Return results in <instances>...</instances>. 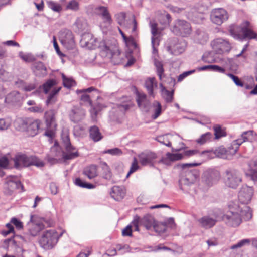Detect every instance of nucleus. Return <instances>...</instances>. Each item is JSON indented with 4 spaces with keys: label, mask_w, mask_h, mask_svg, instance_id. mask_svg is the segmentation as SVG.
I'll return each mask as SVG.
<instances>
[{
    "label": "nucleus",
    "mask_w": 257,
    "mask_h": 257,
    "mask_svg": "<svg viewBox=\"0 0 257 257\" xmlns=\"http://www.w3.org/2000/svg\"><path fill=\"white\" fill-rule=\"evenodd\" d=\"M228 207L229 211L223 217V219L228 226L237 227L241 223L242 218L245 220H248L243 215L238 202H231Z\"/></svg>",
    "instance_id": "nucleus-1"
},
{
    "label": "nucleus",
    "mask_w": 257,
    "mask_h": 257,
    "mask_svg": "<svg viewBox=\"0 0 257 257\" xmlns=\"http://www.w3.org/2000/svg\"><path fill=\"white\" fill-rule=\"evenodd\" d=\"M253 194V189L246 185H243L238 193V200L240 202L239 205L243 215L246 219H250L252 217V213L250 208L246 205L250 202Z\"/></svg>",
    "instance_id": "nucleus-2"
},
{
    "label": "nucleus",
    "mask_w": 257,
    "mask_h": 257,
    "mask_svg": "<svg viewBox=\"0 0 257 257\" xmlns=\"http://www.w3.org/2000/svg\"><path fill=\"white\" fill-rule=\"evenodd\" d=\"M13 160L14 167L17 169H21L32 165L37 167H42L45 165V163L37 157L27 156L22 153L16 154Z\"/></svg>",
    "instance_id": "nucleus-3"
},
{
    "label": "nucleus",
    "mask_w": 257,
    "mask_h": 257,
    "mask_svg": "<svg viewBox=\"0 0 257 257\" xmlns=\"http://www.w3.org/2000/svg\"><path fill=\"white\" fill-rule=\"evenodd\" d=\"M40 121L31 118H18L16 124L20 131L26 132L28 135L34 136L38 134Z\"/></svg>",
    "instance_id": "nucleus-4"
},
{
    "label": "nucleus",
    "mask_w": 257,
    "mask_h": 257,
    "mask_svg": "<svg viewBox=\"0 0 257 257\" xmlns=\"http://www.w3.org/2000/svg\"><path fill=\"white\" fill-rule=\"evenodd\" d=\"M249 23L245 22L246 25L243 27H239L236 25H232L229 27V32L230 34L235 39L242 40L245 38L250 39L256 38L257 34L252 30L248 28Z\"/></svg>",
    "instance_id": "nucleus-5"
},
{
    "label": "nucleus",
    "mask_w": 257,
    "mask_h": 257,
    "mask_svg": "<svg viewBox=\"0 0 257 257\" xmlns=\"http://www.w3.org/2000/svg\"><path fill=\"white\" fill-rule=\"evenodd\" d=\"M62 235V233L59 235L54 229L47 230L44 232L39 240L40 245L44 249H51L56 245Z\"/></svg>",
    "instance_id": "nucleus-6"
},
{
    "label": "nucleus",
    "mask_w": 257,
    "mask_h": 257,
    "mask_svg": "<svg viewBox=\"0 0 257 257\" xmlns=\"http://www.w3.org/2000/svg\"><path fill=\"white\" fill-rule=\"evenodd\" d=\"M223 179L226 186L236 189L242 182V175L238 170L229 168L223 173Z\"/></svg>",
    "instance_id": "nucleus-7"
},
{
    "label": "nucleus",
    "mask_w": 257,
    "mask_h": 257,
    "mask_svg": "<svg viewBox=\"0 0 257 257\" xmlns=\"http://www.w3.org/2000/svg\"><path fill=\"white\" fill-rule=\"evenodd\" d=\"M257 142V134L253 131H248L242 133L241 137L233 141L228 151L230 153L234 154L238 151L239 146L244 142Z\"/></svg>",
    "instance_id": "nucleus-8"
},
{
    "label": "nucleus",
    "mask_w": 257,
    "mask_h": 257,
    "mask_svg": "<svg viewBox=\"0 0 257 257\" xmlns=\"http://www.w3.org/2000/svg\"><path fill=\"white\" fill-rule=\"evenodd\" d=\"M171 31L176 35L186 37L191 34L192 29L189 22L184 20L178 19L174 22Z\"/></svg>",
    "instance_id": "nucleus-9"
},
{
    "label": "nucleus",
    "mask_w": 257,
    "mask_h": 257,
    "mask_svg": "<svg viewBox=\"0 0 257 257\" xmlns=\"http://www.w3.org/2000/svg\"><path fill=\"white\" fill-rule=\"evenodd\" d=\"M211 45L213 50L219 54L228 53L232 48L229 41L223 38H217L212 41Z\"/></svg>",
    "instance_id": "nucleus-10"
},
{
    "label": "nucleus",
    "mask_w": 257,
    "mask_h": 257,
    "mask_svg": "<svg viewBox=\"0 0 257 257\" xmlns=\"http://www.w3.org/2000/svg\"><path fill=\"white\" fill-rule=\"evenodd\" d=\"M44 117L47 126L45 135L50 138H52L54 136L57 126L54 111L50 110L46 111L45 113Z\"/></svg>",
    "instance_id": "nucleus-11"
},
{
    "label": "nucleus",
    "mask_w": 257,
    "mask_h": 257,
    "mask_svg": "<svg viewBox=\"0 0 257 257\" xmlns=\"http://www.w3.org/2000/svg\"><path fill=\"white\" fill-rule=\"evenodd\" d=\"M62 141L64 144L66 152H63V158L64 160L73 159L79 156L77 151L73 152L76 149L72 146L69 136L67 134H63L62 136Z\"/></svg>",
    "instance_id": "nucleus-12"
},
{
    "label": "nucleus",
    "mask_w": 257,
    "mask_h": 257,
    "mask_svg": "<svg viewBox=\"0 0 257 257\" xmlns=\"http://www.w3.org/2000/svg\"><path fill=\"white\" fill-rule=\"evenodd\" d=\"M157 24L155 21L151 20L150 22L149 26L151 29V32L152 34L151 37V44L153 49V54L154 55V57L158 53L157 47L159 45V37L160 36V31L159 30Z\"/></svg>",
    "instance_id": "nucleus-13"
},
{
    "label": "nucleus",
    "mask_w": 257,
    "mask_h": 257,
    "mask_svg": "<svg viewBox=\"0 0 257 257\" xmlns=\"http://www.w3.org/2000/svg\"><path fill=\"white\" fill-rule=\"evenodd\" d=\"M228 18L227 11L223 8L214 9L210 14L211 22L217 25H221Z\"/></svg>",
    "instance_id": "nucleus-14"
},
{
    "label": "nucleus",
    "mask_w": 257,
    "mask_h": 257,
    "mask_svg": "<svg viewBox=\"0 0 257 257\" xmlns=\"http://www.w3.org/2000/svg\"><path fill=\"white\" fill-rule=\"evenodd\" d=\"M199 165V164L197 163H185L181 164L180 166L184 170L182 175L190 179L191 182H195L199 176V171L195 169L187 170H186V169L187 168H190L194 166H198Z\"/></svg>",
    "instance_id": "nucleus-15"
},
{
    "label": "nucleus",
    "mask_w": 257,
    "mask_h": 257,
    "mask_svg": "<svg viewBox=\"0 0 257 257\" xmlns=\"http://www.w3.org/2000/svg\"><path fill=\"white\" fill-rule=\"evenodd\" d=\"M173 43L167 47V50L169 52L175 55H179L183 53L187 47V42L181 39L177 41V39L173 40Z\"/></svg>",
    "instance_id": "nucleus-16"
},
{
    "label": "nucleus",
    "mask_w": 257,
    "mask_h": 257,
    "mask_svg": "<svg viewBox=\"0 0 257 257\" xmlns=\"http://www.w3.org/2000/svg\"><path fill=\"white\" fill-rule=\"evenodd\" d=\"M80 43L82 47L89 49H95L99 46L97 39L91 33L83 34Z\"/></svg>",
    "instance_id": "nucleus-17"
},
{
    "label": "nucleus",
    "mask_w": 257,
    "mask_h": 257,
    "mask_svg": "<svg viewBox=\"0 0 257 257\" xmlns=\"http://www.w3.org/2000/svg\"><path fill=\"white\" fill-rule=\"evenodd\" d=\"M86 111L81 106H74L70 111L69 117L71 121L78 123L84 119Z\"/></svg>",
    "instance_id": "nucleus-18"
},
{
    "label": "nucleus",
    "mask_w": 257,
    "mask_h": 257,
    "mask_svg": "<svg viewBox=\"0 0 257 257\" xmlns=\"http://www.w3.org/2000/svg\"><path fill=\"white\" fill-rule=\"evenodd\" d=\"M134 35L132 34L124 40L127 47V50H126V57L131 56L132 54H138L139 52L138 45L133 37Z\"/></svg>",
    "instance_id": "nucleus-19"
},
{
    "label": "nucleus",
    "mask_w": 257,
    "mask_h": 257,
    "mask_svg": "<svg viewBox=\"0 0 257 257\" xmlns=\"http://www.w3.org/2000/svg\"><path fill=\"white\" fill-rule=\"evenodd\" d=\"M220 177L219 171L214 169H209L204 173V178L208 186H212L217 182Z\"/></svg>",
    "instance_id": "nucleus-20"
},
{
    "label": "nucleus",
    "mask_w": 257,
    "mask_h": 257,
    "mask_svg": "<svg viewBox=\"0 0 257 257\" xmlns=\"http://www.w3.org/2000/svg\"><path fill=\"white\" fill-rule=\"evenodd\" d=\"M134 105L132 102H127V103L117 105L115 108H114L110 112V117H114L113 120H117V118L124 114L125 112L128 110Z\"/></svg>",
    "instance_id": "nucleus-21"
},
{
    "label": "nucleus",
    "mask_w": 257,
    "mask_h": 257,
    "mask_svg": "<svg viewBox=\"0 0 257 257\" xmlns=\"http://www.w3.org/2000/svg\"><path fill=\"white\" fill-rule=\"evenodd\" d=\"M96 10L97 14L102 18L104 26L109 27L112 22V19L107 8L104 6H99L96 8Z\"/></svg>",
    "instance_id": "nucleus-22"
},
{
    "label": "nucleus",
    "mask_w": 257,
    "mask_h": 257,
    "mask_svg": "<svg viewBox=\"0 0 257 257\" xmlns=\"http://www.w3.org/2000/svg\"><path fill=\"white\" fill-rule=\"evenodd\" d=\"M142 225H144L142 219L139 216L136 215L131 224L128 225L122 230V234L123 236H131L132 235V226L135 227L136 231H139V227Z\"/></svg>",
    "instance_id": "nucleus-23"
},
{
    "label": "nucleus",
    "mask_w": 257,
    "mask_h": 257,
    "mask_svg": "<svg viewBox=\"0 0 257 257\" xmlns=\"http://www.w3.org/2000/svg\"><path fill=\"white\" fill-rule=\"evenodd\" d=\"M34 216L31 215L30 221L29 223V232L32 236H36L39 232L45 228V225L41 222L36 223L34 221L33 218Z\"/></svg>",
    "instance_id": "nucleus-24"
},
{
    "label": "nucleus",
    "mask_w": 257,
    "mask_h": 257,
    "mask_svg": "<svg viewBox=\"0 0 257 257\" xmlns=\"http://www.w3.org/2000/svg\"><path fill=\"white\" fill-rule=\"evenodd\" d=\"M117 50V46L116 44L104 43L101 46V55L103 57L109 59L112 57L113 54Z\"/></svg>",
    "instance_id": "nucleus-25"
},
{
    "label": "nucleus",
    "mask_w": 257,
    "mask_h": 257,
    "mask_svg": "<svg viewBox=\"0 0 257 257\" xmlns=\"http://www.w3.org/2000/svg\"><path fill=\"white\" fill-rule=\"evenodd\" d=\"M183 158V155L181 153L173 154L168 152L165 157H163L158 161V163H162L167 166H170L173 161L181 160Z\"/></svg>",
    "instance_id": "nucleus-26"
},
{
    "label": "nucleus",
    "mask_w": 257,
    "mask_h": 257,
    "mask_svg": "<svg viewBox=\"0 0 257 257\" xmlns=\"http://www.w3.org/2000/svg\"><path fill=\"white\" fill-rule=\"evenodd\" d=\"M123 27L131 35H135L137 29V22L134 15H132L128 19H126L124 21Z\"/></svg>",
    "instance_id": "nucleus-27"
},
{
    "label": "nucleus",
    "mask_w": 257,
    "mask_h": 257,
    "mask_svg": "<svg viewBox=\"0 0 257 257\" xmlns=\"http://www.w3.org/2000/svg\"><path fill=\"white\" fill-rule=\"evenodd\" d=\"M126 191L123 186H114L111 188L110 195L117 201L122 200L125 196Z\"/></svg>",
    "instance_id": "nucleus-28"
},
{
    "label": "nucleus",
    "mask_w": 257,
    "mask_h": 257,
    "mask_svg": "<svg viewBox=\"0 0 257 257\" xmlns=\"http://www.w3.org/2000/svg\"><path fill=\"white\" fill-rule=\"evenodd\" d=\"M33 70L35 75L38 77H44L47 74L46 67L41 61L35 62L33 64Z\"/></svg>",
    "instance_id": "nucleus-29"
},
{
    "label": "nucleus",
    "mask_w": 257,
    "mask_h": 257,
    "mask_svg": "<svg viewBox=\"0 0 257 257\" xmlns=\"http://www.w3.org/2000/svg\"><path fill=\"white\" fill-rule=\"evenodd\" d=\"M62 44L67 47H73L74 46V37L72 32L67 30L61 35Z\"/></svg>",
    "instance_id": "nucleus-30"
},
{
    "label": "nucleus",
    "mask_w": 257,
    "mask_h": 257,
    "mask_svg": "<svg viewBox=\"0 0 257 257\" xmlns=\"http://www.w3.org/2000/svg\"><path fill=\"white\" fill-rule=\"evenodd\" d=\"M198 221L200 226L205 229L212 228L215 225L217 222L215 218L211 217L209 216H204L199 219Z\"/></svg>",
    "instance_id": "nucleus-31"
},
{
    "label": "nucleus",
    "mask_w": 257,
    "mask_h": 257,
    "mask_svg": "<svg viewBox=\"0 0 257 257\" xmlns=\"http://www.w3.org/2000/svg\"><path fill=\"white\" fill-rule=\"evenodd\" d=\"M154 224L158 225L160 224V222H156L153 216L150 215H146V229H153L156 233L160 234L161 233H164L166 231H161L162 227H160L158 228V230L157 231L155 227L153 226Z\"/></svg>",
    "instance_id": "nucleus-32"
},
{
    "label": "nucleus",
    "mask_w": 257,
    "mask_h": 257,
    "mask_svg": "<svg viewBox=\"0 0 257 257\" xmlns=\"http://www.w3.org/2000/svg\"><path fill=\"white\" fill-rule=\"evenodd\" d=\"M175 226L176 224L174 221V219L173 217L167 218L164 221L160 222V224H154L153 225L157 231H159L158 228L160 227H162L161 231H166L167 227H170L171 229H174L175 227Z\"/></svg>",
    "instance_id": "nucleus-33"
},
{
    "label": "nucleus",
    "mask_w": 257,
    "mask_h": 257,
    "mask_svg": "<svg viewBox=\"0 0 257 257\" xmlns=\"http://www.w3.org/2000/svg\"><path fill=\"white\" fill-rule=\"evenodd\" d=\"M22 98L21 94L18 91H13L6 96L5 101L6 103L14 104L20 102Z\"/></svg>",
    "instance_id": "nucleus-34"
},
{
    "label": "nucleus",
    "mask_w": 257,
    "mask_h": 257,
    "mask_svg": "<svg viewBox=\"0 0 257 257\" xmlns=\"http://www.w3.org/2000/svg\"><path fill=\"white\" fill-rule=\"evenodd\" d=\"M157 88V82L154 77H149L146 80V88L150 96L154 97V90Z\"/></svg>",
    "instance_id": "nucleus-35"
},
{
    "label": "nucleus",
    "mask_w": 257,
    "mask_h": 257,
    "mask_svg": "<svg viewBox=\"0 0 257 257\" xmlns=\"http://www.w3.org/2000/svg\"><path fill=\"white\" fill-rule=\"evenodd\" d=\"M251 242H252V245L257 248V238H254L252 239H244L240 240L236 244L232 245L230 247L231 249H235L239 248H241L244 246L249 245Z\"/></svg>",
    "instance_id": "nucleus-36"
},
{
    "label": "nucleus",
    "mask_w": 257,
    "mask_h": 257,
    "mask_svg": "<svg viewBox=\"0 0 257 257\" xmlns=\"http://www.w3.org/2000/svg\"><path fill=\"white\" fill-rule=\"evenodd\" d=\"M93 91H97V90L93 87H90L87 89H84L78 90V93H83L81 96V100L84 102H87L89 105H92V100H91V95L86 94V93H90Z\"/></svg>",
    "instance_id": "nucleus-37"
},
{
    "label": "nucleus",
    "mask_w": 257,
    "mask_h": 257,
    "mask_svg": "<svg viewBox=\"0 0 257 257\" xmlns=\"http://www.w3.org/2000/svg\"><path fill=\"white\" fill-rule=\"evenodd\" d=\"M83 174L89 179H92L97 176V166L91 165L85 167L83 171Z\"/></svg>",
    "instance_id": "nucleus-38"
},
{
    "label": "nucleus",
    "mask_w": 257,
    "mask_h": 257,
    "mask_svg": "<svg viewBox=\"0 0 257 257\" xmlns=\"http://www.w3.org/2000/svg\"><path fill=\"white\" fill-rule=\"evenodd\" d=\"M89 131L90 138L94 142H98L102 139L103 136L97 126L95 125L92 126L90 127Z\"/></svg>",
    "instance_id": "nucleus-39"
},
{
    "label": "nucleus",
    "mask_w": 257,
    "mask_h": 257,
    "mask_svg": "<svg viewBox=\"0 0 257 257\" xmlns=\"http://www.w3.org/2000/svg\"><path fill=\"white\" fill-rule=\"evenodd\" d=\"M157 156L155 153L150 151L146 152V166H154L157 163Z\"/></svg>",
    "instance_id": "nucleus-40"
},
{
    "label": "nucleus",
    "mask_w": 257,
    "mask_h": 257,
    "mask_svg": "<svg viewBox=\"0 0 257 257\" xmlns=\"http://www.w3.org/2000/svg\"><path fill=\"white\" fill-rule=\"evenodd\" d=\"M195 39L199 43L202 44L206 43L208 40V34L203 30L198 29L196 31Z\"/></svg>",
    "instance_id": "nucleus-41"
},
{
    "label": "nucleus",
    "mask_w": 257,
    "mask_h": 257,
    "mask_svg": "<svg viewBox=\"0 0 257 257\" xmlns=\"http://www.w3.org/2000/svg\"><path fill=\"white\" fill-rule=\"evenodd\" d=\"M194 183L191 182L190 179L183 175H181L179 181L180 188L184 192H188L189 187Z\"/></svg>",
    "instance_id": "nucleus-42"
},
{
    "label": "nucleus",
    "mask_w": 257,
    "mask_h": 257,
    "mask_svg": "<svg viewBox=\"0 0 257 257\" xmlns=\"http://www.w3.org/2000/svg\"><path fill=\"white\" fill-rule=\"evenodd\" d=\"M75 26L78 32H82L88 30V25L87 21L83 18H78L75 23Z\"/></svg>",
    "instance_id": "nucleus-43"
},
{
    "label": "nucleus",
    "mask_w": 257,
    "mask_h": 257,
    "mask_svg": "<svg viewBox=\"0 0 257 257\" xmlns=\"http://www.w3.org/2000/svg\"><path fill=\"white\" fill-rule=\"evenodd\" d=\"M154 64L156 69L157 74L159 76L160 80H162V77L164 76V69L163 62L161 61L157 60L156 58H154Z\"/></svg>",
    "instance_id": "nucleus-44"
},
{
    "label": "nucleus",
    "mask_w": 257,
    "mask_h": 257,
    "mask_svg": "<svg viewBox=\"0 0 257 257\" xmlns=\"http://www.w3.org/2000/svg\"><path fill=\"white\" fill-rule=\"evenodd\" d=\"M100 165L102 170V174L103 178L107 180L110 179L111 178L112 174L109 166L104 162H101Z\"/></svg>",
    "instance_id": "nucleus-45"
},
{
    "label": "nucleus",
    "mask_w": 257,
    "mask_h": 257,
    "mask_svg": "<svg viewBox=\"0 0 257 257\" xmlns=\"http://www.w3.org/2000/svg\"><path fill=\"white\" fill-rule=\"evenodd\" d=\"M172 136L170 134H167L157 137L156 140L161 144L167 147H171V143L170 142V138Z\"/></svg>",
    "instance_id": "nucleus-46"
},
{
    "label": "nucleus",
    "mask_w": 257,
    "mask_h": 257,
    "mask_svg": "<svg viewBox=\"0 0 257 257\" xmlns=\"http://www.w3.org/2000/svg\"><path fill=\"white\" fill-rule=\"evenodd\" d=\"M214 131V135L215 139H218L221 137L226 136L225 129L223 128L220 125L216 124L213 127Z\"/></svg>",
    "instance_id": "nucleus-47"
},
{
    "label": "nucleus",
    "mask_w": 257,
    "mask_h": 257,
    "mask_svg": "<svg viewBox=\"0 0 257 257\" xmlns=\"http://www.w3.org/2000/svg\"><path fill=\"white\" fill-rule=\"evenodd\" d=\"M152 108L154 114L152 115V118L155 119L158 118L161 113L162 106L158 101H154L152 104Z\"/></svg>",
    "instance_id": "nucleus-48"
},
{
    "label": "nucleus",
    "mask_w": 257,
    "mask_h": 257,
    "mask_svg": "<svg viewBox=\"0 0 257 257\" xmlns=\"http://www.w3.org/2000/svg\"><path fill=\"white\" fill-rule=\"evenodd\" d=\"M109 59L114 65H118L122 62V57L118 47L117 51H115L112 57H110Z\"/></svg>",
    "instance_id": "nucleus-49"
},
{
    "label": "nucleus",
    "mask_w": 257,
    "mask_h": 257,
    "mask_svg": "<svg viewBox=\"0 0 257 257\" xmlns=\"http://www.w3.org/2000/svg\"><path fill=\"white\" fill-rule=\"evenodd\" d=\"M136 101L138 106L140 108H145V94L144 93H140L136 89Z\"/></svg>",
    "instance_id": "nucleus-50"
},
{
    "label": "nucleus",
    "mask_w": 257,
    "mask_h": 257,
    "mask_svg": "<svg viewBox=\"0 0 257 257\" xmlns=\"http://www.w3.org/2000/svg\"><path fill=\"white\" fill-rule=\"evenodd\" d=\"M212 138V134L210 132H207L202 134L199 138L196 140L198 144L202 145L209 141Z\"/></svg>",
    "instance_id": "nucleus-51"
},
{
    "label": "nucleus",
    "mask_w": 257,
    "mask_h": 257,
    "mask_svg": "<svg viewBox=\"0 0 257 257\" xmlns=\"http://www.w3.org/2000/svg\"><path fill=\"white\" fill-rule=\"evenodd\" d=\"M57 84V81L55 79H49L43 85V88L45 93H48L50 89Z\"/></svg>",
    "instance_id": "nucleus-52"
},
{
    "label": "nucleus",
    "mask_w": 257,
    "mask_h": 257,
    "mask_svg": "<svg viewBox=\"0 0 257 257\" xmlns=\"http://www.w3.org/2000/svg\"><path fill=\"white\" fill-rule=\"evenodd\" d=\"M60 89H61V87H59L57 89H54L51 92V93L48 96V98L46 102V104L47 105L53 104L55 102L56 99L55 98V96L59 92V91L60 90Z\"/></svg>",
    "instance_id": "nucleus-53"
},
{
    "label": "nucleus",
    "mask_w": 257,
    "mask_h": 257,
    "mask_svg": "<svg viewBox=\"0 0 257 257\" xmlns=\"http://www.w3.org/2000/svg\"><path fill=\"white\" fill-rule=\"evenodd\" d=\"M62 77L63 79V84L65 87L70 88L75 85V82L72 78H67L64 74H62Z\"/></svg>",
    "instance_id": "nucleus-54"
},
{
    "label": "nucleus",
    "mask_w": 257,
    "mask_h": 257,
    "mask_svg": "<svg viewBox=\"0 0 257 257\" xmlns=\"http://www.w3.org/2000/svg\"><path fill=\"white\" fill-rule=\"evenodd\" d=\"M75 183L76 185L82 188L92 189L95 187L93 184L84 182L79 178H77L75 179Z\"/></svg>",
    "instance_id": "nucleus-55"
},
{
    "label": "nucleus",
    "mask_w": 257,
    "mask_h": 257,
    "mask_svg": "<svg viewBox=\"0 0 257 257\" xmlns=\"http://www.w3.org/2000/svg\"><path fill=\"white\" fill-rule=\"evenodd\" d=\"M14 237L15 238V239H14L12 237L6 239L5 240V242H8L9 243H12L13 244L15 245L16 242L17 241H20V240L25 242L28 241V239L27 238L21 235H16Z\"/></svg>",
    "instance_id": "nucleus-56"
},
{
    "label": "nucleus",
    "mask_w": 257,
    "mask_h": 257,
    "mask_svg": "<svg viewBox=\"0 0 257 257\" xmlns=\"http://www.w3.org/2000/svg\"><path fill=\"white\" fill-rule=\"evenodd\" d=\"M202 60L206 63H211L215 62V60L213 56V53L210 52H205L202 57Z\"/></svg>",
    "instance_id": "nucleus-57"
},
{
    "label": "nucleus",
    "mask_w": 257,
    "mask_h": 257,
    "mask_svg": "<svg viewBox=\"0 0 257 257\" xmlns=\"http://www.w3.org/2000/svg\"><path fill=\"white\" fill-rule=\"evenodd\" d=\"M66 9L77 11L79 10V3L76 0H72L70 1L66 7Z\"/></svg>",
    "instance_id": "nucleus-58"
},
{
    "label": "nucleus",
    "mask_w": 257,
    "mask_h": 257,
    "mask_svg": "<svg viewBox=\"0 0 257 257\" xmlns=\"http://www.w3.org/2000/svg\"><path fill=\"white\" fill-rule=\"evenodd\" d=\"M47 5L49 8L55 12H59L62 10V7L60 5L53 1L47 2Z\"/></svg>",
    "instance_id": "nucleus-59"
},
{
    "label": "nucleus",
    "mask_w": 257,
    "mask_h": 257,
    "mask_svg": "<svg viewBox=\"0 0 257 257\" xmlns=\"http://www.w3.org/2000/svg\"><path fill=\"white\" fill-rule=\"evenodd\" d=\"M116 248L117 250L120 251L121 254L131 252L130 246L127 244H118L116 245Z\"/></svg>",
    "instance_id": "nucleus-60"
},
{
    "label": "nucleus",
    "mask_w": 257,
    "mask_h": 257,
    "mask_svg": "<svg viewBox=\"0 0 257 257\" xmlns=\"http://www.w3.org/2000/svg\"><path fill=\"white\" fill-rule=\"evenodd\" d=\"M174 90L169 91L165 90L164 92V97L166 102H171L173 99Z\"/></svg>",
    "instance_id": "nucleus-61"
},
{
    "label": "nucleus",
    "mask_w": 257,
    "mask_h": 257,
    "mask_svg": "<svg viewBox=\"0 0 257 257\" xmlns=\"http://www.w3.org/2000/svg\"><path fill=\"white\" fill-rule=\"evenodd\" d=\"M104 154H109L112 155H121L122 154V151L118 148H114L111 149H108L106 150H105L103 152Z\"/></svg>",
    "instance_id": "nucleus-62"
},
{
    "label": "nucleus",
    "mask_w": 257,
    "mask_h": 257,
    "mask_svg": "<svg viewBox=\"0 0 257 257\" xmlns=\"http://www.w3.org/2000/svg\"><path fill=\"white\" fill-rule=\"evenodd\" d=\"M139 168L137 161L135 158H134L133 162L132 164L131 167L130 169L128 172L127 173L126 177L128 178L131 174L136 171Z\"/></svg>",
    "instance_id": "nucleus-63"
},
{
    "label": "nucleus",
    "mask_w": 257,
    "mask_h": 257,
    "mask_svg": "<svg viewBox=\"0 0 257 257\" xmlns=\"http://www.w3.org/2000/svg\"><path fill=\"white\" fill-rule=\"evenodd\" d=\"M11 125L10 121L5 119H0V131H5L7 130Z\"/></svg>",
    "instance_id": "nucleus-64"
}]
</instances>
